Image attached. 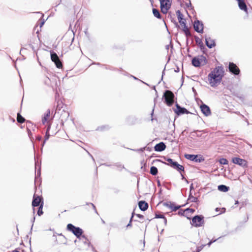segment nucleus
<instances>
[{"label":"nucleus","mask_w":252,"mask_h":252,"mask_svg":"<svg viewBox=\"0 0 252 252\" xmlns=\"http://www.w3.org/2000/svg\"><path fill=\"white\" fill-rule=\"evenodd\" d=\"M224 70L223 66H216L208 74V81L211 87H215L218 85L222 80L224 76Z\"/></svg>","instance_id":"nucleus-1"},{"label":"nucleus","mask_w":252,"mask_h":252,"mask_svg":"<svg viewBox=\"0 0 252 252\" xmlns=\"http://www.w3.org/2000/svg\"><path fill=\"white\" fill-rule=\"evenodd\" d=\"M66 230L72 233L79 240H81L82 239L87 240V236L83 235V230L79 227L75 226L72 223H68L66 226Z\"/></svg>","instance_id":"nucleus-2"},{"label":"nucleus","mask_w":252,"mask_h":252,"mask_svg":"<svg viewBox=\"0 0 252 252\" xmlns=\"http://www.w3.org/2000/svg\"><path fill=\"white\" fill-rule=\"evenodd\" d=\"M174 94L170 90H165L162 96V100L168 106H172L174 102Z\"/></svg>","instance_id":"nucleus-3"},{"label":"nucleus","mask_w":252,"mask_h":252,"mask_svg":"<svg viewBox=\"0 0 252 252\" xmlns=\"http://www.w3.org/2000/svg\"><path fill=\"white\" fill-rule=\"evenodd\" d=\"M204 218L202 215H195L192 217L190 223L192 225L196 227L202 226L204 223Z\"/></svg>","instance_id":"nucleus-4"},{"label":"nucleus","mask_w":252,"mask_h":252,"mask_svg":"<svg viewBox=\"0 0 252 252\" xmlns=\"http://www.w3.org/2000/svg\"><path fill=\"white\" fill-rule=\"evenodd\" d=\"M185 158L189 160L192 161H194L197 163H200L204 161L205 159L201 155H193L186 154L185 155Z\"/></svg>","instance_id":"nucleus-5"},{"label":"nucleus","mask_w":252,"mask_h":252,"mask_svg":"<svg viewBox=\"0 0 252 252\" xmlns=\"http://www.w3.org/2000/svg\"><path fill=\"white\" fill-rule=\"evenodd\" d=\"M175 106L176 109L174 110V111L177 116H180L185 114H192L186 108L181 107L177 102L176 103Z\"/></svg>","instance_id":"nucleus-6"},{"label":"nucleus","mask_w":252,"mask_h":252,"mask_svg":"<svg viewBox=\"0 0 252 252\" xmlns=\"http://www.w3.org/2000/svg\"><path fill=\"white\" fill-rule=\"evenodd\" d=\"M43 201V198L42 196H39V195L34 194L33 196V199L32 201V206L33 208V214L35 213V209L34 207L39 206L41 203H42V201Z\"/></svg>","instance_id":"nucleus-7"},{"label":"nucleus","mask_w":252,"mask_h":252,"mask_svg":"<svg viewBox=\"0 0 252 252\" xmlns=\"http://www.w3.org/2000/svg\"><path fill=\"white\" fill-rule=\"evenodd\" d=\"M228 69L229 72L235 76L240 74V69L237 65L233 62H229L228 64Z\"/></svg>","instance_id":"nucleus-8"},{"label":"nucleus","mask_w":252,"mask_h":252,"mask_svg":"<svg viewBox=\"0 0 252 252\" xmlns=\"http://www.w3.org/2000/svg\"><path fill=\"white\" fill-rule=\"evenodd\" d=\"M193 28L195 32L198 33H203L204 29V25L201 21L196 19L194 21Z\"/></svg>","instance_id":"nucleus-9"},{"label":"nucleus","mask_w":252,"mask_h":252,"mask_svg":"<svg viewBox=\"0 0 252 252\" xmlns=\"http://www.w3.org/2000/svg\"><path fill=\"white\" fill-rule=\"evenodd\" d=\"M232 162L243 167L248 166V162L246 160L239 157H234L232 158Z\"/></svg>","instance_id":"nucleus-10"},{"label":"nucleus","mask_w":252,"mask_h":252,"mask_svg":"<svg viewBox=\"0 0 252 252\" xmlns=\"http://www.w3.org/2000/svg\"><path fill=\"white\" fill-rule=\"evenodd\" d=\"M199 100L202 103V104L200 106V108L201 112L206 117L210 116L211 114V111L210 107L207 105L203 103L201 100L199 99Z\"/></svg>","instance_id":"nucleus-11"},{"label":"nucleus","mask_w":252,"mask_h":252,"mask_svg":"<svg viewBox=\"0 0 252 252\" xmlns=\"http://www.w3.org/2000/svg\"><path fill=\"white\" fill-rule=\"evenodd\" d=\"M195 40L196 43L197 44L198 47H199L200 50L202 52V53L204 54H207V52L208 50L205 47L203 44V43L201 39H200L197 36H194Z\"/></svg>","instance_id":"nucleus-12"},{"label":"nucleus","mask_w":252,"mask_h":252,"mask_svg":"<svg viewBox=\"0 0 252 252\" xmlns=\"http://www.w3.org/2000/svg\"><path fill=\"white\" fill-rule=\"evenodd\" d=\"M205 44L207 47L209 49L212 48L216 46L215 41L212 39L210 37L205 35Z\"/></svg>","instance_id":"nucleus-13"},{"label":"nucleus","mask_w":252,"mask_h":252,"mask_svg":"<svg viewBox=\"0 0 252 252\" xmlns=\"http://www.w3.org/2000/svg\"><path fill=\"white\" fill-rule=\"evenodd\" d=\"M166 146L163 142H160L154 146V150L156 152H161L165 150Z\"/></svg>","instance_id":"nucleus-14"},{"label":"nucleus","mask_w":252,"mask_h":252,"mask_svg":"<svg viewBox=\"0 0 252 252\" xmlns=\"http://www.w3.org/2000/svg\"><path fill=\"white\" fill-rule=\"evenodd\" d=\"M164 159L166 161H167V162H164V161H162L160 159H157L156 160L157 161H160V162H162L163 163H164V164H166L168 166H169L171 167H173V166L174 165V164L175 163V162H176V161H174L173 159L171 158H168V157H164Z\"/></svg>","instance_id":"nucleus-15"},{"label":"nucleus","mask_w":252,"mask_h":252,"mask_svg":"<svg viewBox=\"0 0 252 252\" xmlns=\"http://www.w3.org/2000/svg\"><path fill=\"white\" fill-rule=\"evenodd\" d=\"M139 209L142 211L147 210L149 207L148 203L144 200H141L138 202Z\"/></svg>","instance_id":"nucleus-16"},{"label":"nucleus","mask_w":252,"mask_h":252,"mask_svg":"<svg viewBox=\"0 0 252 252\" xmlns=\"http://www.w3.org/2000/svg\"><path fill=\"white\" fill-rule=\"evenodd\" d=\"M172 168L173 169L176 170L180 173H181V172H183V173L185 172L184 166L179 164L177 161H176L175 162V163L173 166Z\"/></svg>","instance_id":"nucleus-17"},{"label":"nucleus","mask_w":252,"mask_h":252,"mask_svg":"<svg viewBox=\"0 0 252 252\" xmlns=\"http://www.w3.org/2000/svg\"><path fill=\"white\" fill-rule=\"evenodd\" d=\"M34 159H35V169H36V167L37 166V161L36 160V159L35 158H34ZM35 182H36L38 179H39V180H41V179H40V175H41V165H40V164L39 165V168L37 170V172H36V171H35Z\"/></svg>","instance_id":"nucleus-18"},{"label":"nucleus","mask_w":252,"mask_h":252,"mask_svg":"<svg viewBox=\"0 0 252 252\" xmlns=\"http://www.w3.org/2000/svg\"><path fill=\"white\" fill-rule=\"evenodd\" d=\"M238 3V6L239 8L245 12H247L248 7L244 1V0H236Z\"/></svg>","instance_id":"nucleus-19"},{"label":"nucleus","mask_w":252,"mask_h":252,"mask_svg":"<svg viewBox=\"0 0 252 252\" xmlns=\"http://www.w3.org/2000/svg\"><path fill=\"white\" fill-rule=\"evenodd\" d=\"M191 64L192 65L195 67H198L201 65V63L199 60L198 56L194 57L191 60Z\"/></svg>","instance_id":"nucleus-20"},{"label":"nucleus","mask_w":252,"mask_h":252,"mask_svg":"<svg viewBox=\"0 0 252 252\" xmlns=\"http://www.w3.org/2000/svg\"><path fill=\"white\" fill-rule=\"evenodd\" d=\"M51 128V125L49 124L47 127V129H46V132H45V136H44V141H43L42 144H41V146L42 147H43L44 144H45L46 143V141L49 139L50 136V133H49V131H50V129Z\"/></svg>","instance_id":"nucleus-21"},{"label":"nucleus","mask_w":252,"mask_h":252,"mask_svg":"<svg viewBox=\"0 0 252 252\" xmlns=\"http://www.w3.org/2000/svg\"><path fill=\"white\" fill-rule=\"evenodd\" d=\"M170 205L169 206V208L172 211H176L181 207H184L186 206V204L182 205H176L174 202H171V203L169 204Z\"/></svg>","instance_id":"nucleus-22"},{"label":"nucleus","mask_w":252,"mask_h":252,"mask_svg":"<svg viewBox=\"0 0 252 252\" xmlns=\"http://www.w3.org/2000/svg\"><path fill=\"white\" fill-rule=\"evenodd\" d=\"M168 18H170L171 21L174 24V25H175V27H177V28H179L180 26L179 25H178V23L177 22L176 19H175V15H172L171 13V12H169L168 13Z\"/></svg>","instance_id":"nucleus-23"},{"label":"nucleus","mask_w":252,"mask_h":252,"mask_svg":"<svg viewBox=\"0 0 252 252\" xmlns=\"http://www.w3.org/2000/svg\"><path fill=\"white\" fill-rule=\"evenodd\" d=\"M161 3L163 4V6L164 7H169L170 8L172 1L171 0H160V5H161Z\"/></svg>","instance_id":"nucleus-24"},{"label":"nucleus","mask_w":252,"mask_h":252,"mask_svg":"<svg viewBox=\"0 0 252 252\" xmlns=\"http://www.w3.org/2000/svg\"><path fill=\"white\" fill-rule=\"evenodd\" d=\"M188 201H190L191 202L198 203L199 202V199L197 197H194L192 195V192L189 191Z\"/></svg>","instance_id":"nucleus-25"},{"label":"nucleus","mask_w":252,"mask_h":252,"mask_svg":"<svg viewBox=\"0 0 252 252\" xmlns=\"http://www.w3.org/2000/svg\"><path fill=\"white\" fill-rule=\"evenodd\" d=\"M50 110L48 109L44 114L43 117L42 118V122L43 124H45V123L47 122L48 119L49 118L50 116Z\"/></svg>","instance_id":"nucleus-26"},{"label":"nucleus","mask_w":252,"mask_h":252,"mask_svg":"<svg viewBox=\"0 0 252 252\" xmlns=\"http://www.w3.org/2000/svg\"><path fill=\"white\" fill-rule=\"evenodd\" d=\"M218 189L219 191L226 192L229 190V187L224 185H220L218 186Z\"/></svg>","instance_id":"nucleus-27"},{"label":"nucleus","mask_w":252,"mask_h":252,"mask_svg":"<svg viewBox=\"0 0 252 252\" xmlns=\"http://www.w3.org/2000/svg\"><path fill=\"white\" fill-rule=\"evenodd\" d=\"M153 14L154 16L158 19H161L162 18L161 15L158 9L153 8L152 9Z\"/></svg>","instance_id":"nucleus-28"},{"label":"nucleus","mask_w":252,"mask_h":252,"mask_svg":"<svg viewBox=\"0 0 252 252\" xmlns=\"http://www.w3.org/2000/svg\"><path fill=\"white\" fill-rule=\"evenodd\" d=\"M17 121L20 124H23L26 121V119L18 112L17 114Z\"/></svg>","instance_id":"nucleus-29"},{"label":"nucleus","mask_w":252,"mask_h":252,"mask_svg":"<svg viewBox=\"0 0 252 252\" xmlns=\"http://www.w3.org/2000/svg\"><path fill=\"white\" fill-rule=\"evenodd\" d=\"M50 55H51V59L52 62H55L59 59V56L57 54V53L53 51H50Z\"/></svg>","instance_id":"nucleus-30"},{"label":"nucleus","mask_w":252,"mask_h":252,"mask_svg":"<svg viewBox=\"0 0 252 252\" xmlns=\"http://www.w3.org/2000/svg\"><path fill=\"white\" fill-rule=\"evenodd\" d=\"M110 127H111L109 125H104L97 127L96 130L98 131H103L109 130L110 128Z\"/></svg>","instance_id":"nucleus-31"},{"label":"nucleus","mask_w":252,"mask_h":252,"mask_svg":"<svg viewBox=\"0 0 252 252\" xmlns=\"http://www.w3.org/2000/svg\"><path fill=\"white\" fill-rule=\"evenodd\" d=\"M150 173L152 175L156 176L158 173V169L156 166H152L150 168Z\"/></svg>","instance_id":"nucleus-32"},{"label":"nucleus","mask_w":252,"mask_h":252,"mask_svg":"<svg viewBox=\"0 0 252 252\" xmlns=\"http://www.w3.org/2000/svg\"><path fill=\"white\" fill-rule=\"evenodd\" d=\"M43 204H44L43 201L42 200V203H41V204L40 205V206H39V207L38 208L37 214L39 216H41L43 214V212L42 211Z\"/></svg>","instance_id":"nucleus-33"},{"label":"nucleus","mask_w":252,"mask_h":252,"mask_svg":"<svg viewBox=\"0 0 252 252\" xmlns=\"http://www.w3.org/2000/svg\"><path fill=\"white\" fill-rule=\"evenodd\" d=\"M176 14H177V16L179 21H181V20H183L185 19V18H184V15L181 13L180 10H178L176 11Z\"/></svg>","instance_id":"nucleus-34"},{"label":"nucleus","mask_w":252,"mask_h":252,"mask_svg":"<svg viewBox=\"0 0 252 252\" xmlns=\"http://www.w3.org/2000/svg\"><path fill=\"white\" fill-rule=\"evenodd\" d=\"M53 62L57 68H61L63 67V63L60 59H58L57 60Z\"/></svg>","instance_id":"nucleus-35"},{"label":"nucleus","mask_w":252,"mask_h":252,"mask_svg":"<svg viewBox=\"0 0 252 252\" xmlns=\"http://www.w3.org/2000/svg\"><path fill=\"white\" fill-rule=\"evenodd\" d=\"M201 63L203 62V65H205L207 63V60L206 58L203 55H200L198 56Z\"/></svg>","instance_id":"nucleus-36"},{"label":"nucleus","mask_w":252,"mask_h":252,"mask_svg":"<svg viewBox=\"0 0 252 252\" xmlns=\"http://www.w3.org/2000/svg\"><path fill=\"white\" fill-rule=\"evenodd\" d=\"M160 7L161 12L164 14H166L168 12V11L170 9L169 6H168V7H164L162 3L160 5Z\"/></svg>","instance_id":"nucleus-37"},{"label":"nucleus","mask_w":252,"mask_h":252,"mask_svg":"<svg viewBox=\"0 0 252 252\" xmlns=\"http://www.w3.org/2000/svg\"><path fill=\"white\" fill-rule=\"evenodd\" d=\"M219 162L220 164L226 165L228 164V161L225 158H220L219 160Z\"/></svg>","instance_id":"nucleus-38"},{"label":"nucleus","mask_w":252,"mask_h":252,"mask_svg":"<svg viewBox=\"0 0 252 252\" xmlns=\"http://www.w3.org/2000/svg\"><path fill=\"white\" fill-rule=\"evenodd\" d=\"M44 83L45 85L47 86H50L51 84L50 79L48 76H46L44 79Z\"/></svg>","instance_id":"nucleus-39"},{"label":"nucleus","mask_w":252,"mask_h":252,"mask_svg":"<svg viewBox=\"0 0 252 252\" xmlns=\"http://www.w3.org/2000/svg\"><path fill=\"white\" fill-rule=\"evenodd\" d=\"M184 33H185V35L187 37V40H186V44L187 45H188L189 38H188V37L191 36V34L190 32H189V31H188L184 32Z\"/></svg>","instance_id":"nucleus-40"},{"label":"nucleus","mask_w":252,"mask_h":252,"mask_svg":"<svg viewBox=\"0 0 252 252\" xmlns=\"http://www.w3.org/2000/svg\"><path fill=\"white\" fill-rule=\"evenodd\" d=\"M154 218H156V219H163V218H165V216L162 214H158V213H156L155 214V217Z\"/></svg>","instance_id":"nucleus-41"},{"label":"nucleus","mask_w":252,"mask_h":252,"mask_svg":"<svg viewBox=\"0 0 252 252\" xmlns=\"http://www.w3.org/2000/svg\"><path fill=\"white\" fill-rule=\"evenodd\" d=\"M83 239L84 240H82L83 244L85 245H87L89 247H90L91 243L89 241V239H88V238L87 237V240L86 239Z\"/></svg>","instance_id":"nucleus-42"},{"label":"nucleus","mask_w":252,"mask_h":252,"mask_svg":"<svg viewBox=\"0 0 252 252\" xmlns=\"http://www.w3.org/2000/svg\"><path fill=\"white\" fill-rule=\"evenodd\" d=\"M115 165L117 166L118 168H121L120 171H121L122 169L125 168L124 165H122L119 163H115Z\"/></svg>","instance_id":"nucleus-43"},{"label":"nucleus","mask_w":252,"mask_h":252,"mask_svg":"<svg viewBox=\"0 0 252 252\" xmlns=\"http://www.w3.org/2000/svg\"><path fill=\"white\" fill-rule=\"evenodd\" d=\"M185 211L191 213H193L195 212V210L192 208H187L186 209H185Z\"/></svg>","instance_id":"nucleus-44"},{"label":"nucleus","mask_w":252,"mask_h":252,"mask_svg":"<svg viewBox=\"0 0 252 252\" xmlns=\"http://www.w3.org/2000/svg\"><path fill=\"white\" fill-rule=\"evenodd\" d=\"M220 238V237L218 239H212L211 240H210L209 241V242L207 244V245H208V247H210L212 243H213L215 242L216 241H217Z\"/></svg>","instance_id":"nucleus-45"},{"label":"nucleus","mask_w":252,"mask_h":252,"mask_svg":"<svg viewBox=\"0 0 252 252\" xmlns=\"http://www.w3.org/2000/svg\"><path fill=\"white\" fill-rule=\"evenodd\" d=\"M186 6L187 8H189V7H190L191 9H192L193 7H192V5H191V1L190 0H189V2H187L186 3Z\"/></svg>","instance_id":"nucleus-46"},{"label":"nucleus","mask_w":252,"mask_h":252,"mask_svg":"<svg viewBox=\"0 0 252 252\" xmlns=\"http://www.w3.org/2000/svg\"><path fill=\"white\" fill-rule=\"evenodd\" d=\"M179 22L180 23V25L183 27H184V25H186V20L185 19L183 20H181V21H179Z\"/></svg>","instance_id":"nucleus-47"},{"label":"nucleus","mask_w":252,"mask_h":252,"mask_svg":"<svg viewBox=\"0 0 252 252\" xmlns=\"http://www.w3.org/2000/svg\"><path fill=\"white\" fill-rule=\"evenodd\" d=\"M206 246V245H201L200 246L196 248V250L198 251L199 252L204 248V247Z\"/></svg>","instance_id":"nucleus-48"},{"label":"nucleus","mask_w":252,"mask_h":252,"mask_svg":"<svg viewBox=\"0 0 252 252\" xmlns=\"http://www.w3.org/2000/svg\"><path fill=\"white\" fill-rule=\"evenodd\" d=\"M145 149H146V147H143V148H141L138 149H136V150L131 149V150L133 151H138V152H143L145 150Z\"/></svg>","instance_id":"nucleus-49"},{"label":"nucleus","mask_w":252,"mask_h":252,"mask_svg":"<svg viewBox=\"0 0 252 252\" xmlns=\"http://www.w3.org/2000/svg\"><path fill=\"white\" fill-rule=\"evenodd\" d=\"M182 30L184 32H185L189 31L188 26L184 25V26L183 27Z\"/></svg>","instance_id":"nucleus-50"},{"label":"nucleus","mask_w":252,"mask_h":252,"mask_svg":"<svg viewBox=\"0 0 252 252\" xmlns=\"http://www.w3.org/2000/svg\"><path fill=\"white\" fill-rule=\"evenodd\" d=\"M171 203V201H167V202H164L163 203V205L164 206H165V207H168L169 208V206H170V203Z\"/></svg>","instance_id":"nucleus-51"},{"label":"nucleus","mask_w":252,"mask_h":252,"mask_svg":"<svg viewBox=\"0 0 252 252\" xmlns=\"http://www.w3.org/2000/svg\"><path fill=\"white\" fill-rule=\"evenodd\" d=\"M27 131H28V135H29V137L31 138V139H32V137H31V136L32 135V131L29 129V128H28Z\"/></svg>","instance_id":"nucleus-52"},{"label":"nucleus","mask_w":252,"mask_h":252,"mask_svg":"<svg viewBox=\"0 0 252 252\" xmlns=\"http://www.w3.org/2000/svg\"><path fill=\"white\" fill-rule=\"evenodd\" d=\"M186 211H185V210H180L179 212H178V214L179 215H181V216H184V213Z\"/></svg>","instance_id":"nucleus-53"},{"label":"nucleus","mask_w":252,"mask_h":252,"mask_svg":"<svg viewBox=\"0 0 252 252\" xmlns=\"http://www.w3.org/2000/svg\"><path fill=\"white\" fill-rule=\"evenodd\" d=\"M184 173H183V172H181V173H180L181 177H182V179L183 180H185L188 183L189 182H188V180L185 178V177L184 175Z\"/></svg>","instance_id":"nucleus-54"},{"label":"nucleus","mask_w":252,"mask_h":252,"mask_svg":"<svg viewBox=\"0 0 252 252\" xmlns=\"http://www.w3.org/2000/svg\"><path fill=\"white\" fill-rule=\"evenodd\" d=\"M60 243H62V244H67V241H66V240H64L63 239V238L62 237L61 240H60Z\"/></svg>","instance_id":"nucleus-55"},{"label":"nucleus","mask_w":252,"mask_h":252,"mask_svg":"<svg viewBox=\"0 0 252 252\" xmlns=\"http://www.w3.org/2000/svg\"><path fill=\"white\" fill-rule=\"evenodd\" d=\"M138 218L141 219H144V216L139 214H136L135 215Z\"/></svg>","instance_id":"nucleus-56"},{"label":"nucleus","mask_w":252,"mask_h":252,"mask_svg":"<svg viewBox=\"0 0 252 252\" xmlns=\"http://www.w3.org/2000/svg\"><path fill=\"white\" fill-rule=\"evenodd\" d=\"M36 140L38 141H40L42 140V136L40 135H37L36 137Z\"/></svg>","instance_id":"nucleus-57"},{"label":"nucleus","mask_w":252,"mask_h":252,"mask_svg":"<svg viewBox=\"0 0 252 252\" xmlns=\"http://www.w3.org/2000/svg\"><path fill=\"white\" fill-rule=\"evenodd\" d=\"M192 92H193V93L194 94V96L197 95V92H196V90L194 89V87L192 88Z\"/></svg>","instance_id":"nucleus-58"},{"label":"nucleus","mask_w":252,"mask_h":252,"mask_svg":"<svg viewBox=\"0 0 252 252\" xmlns=\"http://www.w3.org/2000/svg\"><path fill=\"white\" fill-rule=\"evenodd\" d=\"M105 68L106 69L115 70H116V68H113V67H110L109 66H105Z\"/></svg>","instance_id":"nucleus-59"},{"label":"nucleus","mask_w":252,"mask_h":252,"mask_svg":"<svg viewBox=\"0 0 252 252\" xmlns=\"http://www.w3.org/2000/svg\"><path fill=\"white\" fill-rule=\"evenodd\" d=\"M86 204L87 205H89V204L91 205L92 206V207H93V209L94 210H95L96 207H95V205L93 203H86Z\"/></svg>","instance_id":"nucleus-60"},{"label":"nucleus","mask_w":252,"mask_h":252,"mask_svg":"<svg viewBox=\"0 0 252 252\" xmlns=\"http://www.w3.org/2000/svg\"><path fill=\"white\" fill-rule=\"evenodd\" d=\"M31 125H32V123L31 122L29 121L27 122V128H29L31 126Z\"/></svg>","instance_id":"nucleus-61"},{"label":"nucleus","mask_w":252,"mask_h":252,"mask_svg":"<svg viewBox=\"0 0 252 252\" xmlns=\"http://www.w3.org/2000/svg\"><path fill=\"white\" fill-rule=\"evenodd\" d=\"M58 235L63 237L64 240H66V238L62 233L58 234Z\"/></svg>","instance_id":"nucleus-62"},{"label":"nucleus","mask_w":252,"mask_h":252,"mask_svg":"<svg viewBox=\"0 0 252 252\" xmlns=\"http://www.w3.org/2000/svg\"><path fill=\"white\" fill-rule=\"evenodd\" d=\"M132 226V222L129 221L128 224L126 225V228L131 227Z\"/></svg>","instance_id":"nucleus-63"},{"label":"nucleus","mask_w":252,"mask_h":252,"mask_svg":"<svg viewBox=\"0 0 252 252\" xmlns=\"http://www.w3.org/2000/svg\"><path fill=\"white\" fill-rule=\"evenodd\" d=\"M122 73L125 76H129V75H130L128 72L125 71L124 70L123 72H122Z\"/></svg>","instance_id":"nucleus-64"}]
</instances>
